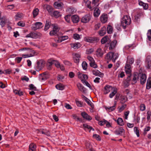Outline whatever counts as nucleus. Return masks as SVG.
I'll return each instance as SVG.
<instances>
[{
  "label": "nucleus",
  "mask_w": 151,
  "mask_h": 151,
  "mask_svg": "<svg viewBox=\"0 0 151 151\" xmlns=\"http://www.w3.org/2000/svg\"><path fill=\"white\" fill-rule=\"evenodd\" d=\"M77 106L79 107H82L83 106L82 103L80 101L76 99L75 100Z\"/></svg>",
  "instance_id": "nucleus-57"
},
{
  "label": "nucleus",
  "mask_w": 151,
  "mask_h": 151,
  "mask_svg": "<svg viewBox=\"0 0 151 151\" xmlns=\"http://www.w3.org/2000/svg\"><path fill=\"white\" fill-rule=\"evenodd\" d=\"M127 105L126 104H123L121 107H119V111L120 112L123 111L126 107Z\"/></svg>",
  "instance_id": "nucleus-55"
},
{
  "label": "nucleus",
  "mask_w": 151,
  "mask_h": 151,
  "mask_svg": "<svg viewBox=\"0 0 151 151\" xmlns=\"http://www.w3.org/2000/svg\"><path fill=\"white\" fill-rule=\"evenodd\" d=\"M70 45L71 47L74 49H78L81 46V44L79 42L71 43L70 44Z\"/></svg>",
  "instance_id": "nucleus-18"
},
{
  "label": "nucleus",
  "mask_w": 151,
  "mask_h": 151,
  "mask_svg": "<svg viewBox=\"0 0 151 151\" xmlns=\"http://www.w3.org/2000/svg\"><path fill=\"white\" fill-rule=\"evenodd\" d=\"M146 63L147 65V67L148 68H150L151 67V56L150 55H148L147 56L146 60Z\"/></svg>",
  "instance_id": "nucleus-14"
},
{
  "label": "nucleus",
  "mask_w": 151,
  "mask_h": 151,
  "mask_svg": "<svg viewBox=\"0 0 151 151\" xmlns=\"http://www.w3.org/2000/svg\"><path fill=\"white\" fill-rule=\"evenodd\" d=\"M118 57L119 54L118 53H114L113 52V56H112V58L111 60L113 62H115V60L118 58Z\"/></svg>",
  "instance_id": "nucleus-42"
},
{
  "label": "nucleus",
  "mask_w": 151,
  "mask_h": 151,
  "mask_svg": "<svg viewBox=\"0 0 151 151\" xmlns=\"http://www.w3.org/2000/svg\"><path fill=\"white\" fill-rule=\"evenodd\" d=\"M53 15L55 18H58L61 16V14L60 12L56 11L54 12L53 13Z\"/></svg>",
  "instance_id": "nucleus-45"
},
{
  "label": "nucleus",
  "mask_w": 151,
  "mask_h": 151,
  "mask_svg": "<svg viewBox=\"0 0 151 151\" xmlns=\"http://www.w3.org/2000/svg\"><path fill=\"white\" fill-rule=\"evenodd\" d=\"M116 105V104H115L113 106L107 107L106 108V109L107 111H108L109 112L113 111L115 109Z\"/></svg>",
  "instance_id": "nucleus-37"
},
{
  "label": "nucleus",
  "mask_w": 151,
  "mask_h": 151,
  "mask_svg": "<svg viewBox=\"0 0 151 151\" xmlns=\"http://www.w3.org/2000/svg\"><path fill=\"white\" fill-rule=\"evenodd\" d=\"M109 37L106 36H104L101 40V43L102 44L106 43L109 40Z\"/></svg>",
  "instance_id": "nucleus-39"
},
{
  "label": "nucleus",
  "mask_w": 151,
  "mask_h": 151,
  "mask_svg": "<svg viewBox=\"0 0 151 151\" xmlns=\"http://www.w3.org/2000/svg\"><path fill=\"white\" fill-rule=\"evenodd\" d=\"M144 11L142 9H137L135 12L134 16V20L135 22H137L140 19L144 16Z\"/></svg>",
  "instance_id": "nucleus-2"
},
{
  "label": "nucleus",
  "mask_w": 151,
  "mask_h": 151,
  "mask_svg": "<svg viewBox=\"0 0 151 151\" xmlns=\"http://www.w3.org/2000/svg\"><path fill=\"white\" fill-rule=\"evenodd\" d=\"M39 10L37 8H36L33 10L32 13L34 18H35L38 14Z\"/></svg>",
  "instance_id": "nucleus-41"
},
{
  "label": "nucleus",
  "mask_w": 151,
  "mask_h": 151,
  "mask_svg": "<svg viewBox=\"0 0 151 151\" xmlns=\"http://www.w3.org/2000/svg\"><path fill=\"white\" fill-rule=\"evenodd\" d=\"M42 24L41 22H36L32 25L31 29L33 30H36L37 29H40L42 27Z\"/></svg>",
  "instance_id": "nucleus-7"
},
{
  "label": "nucleus",
  "mask_w": 151,
  "mask_h": 151,
  "mask_svg": "<svg viewBox=\"0 0 151 151\" xmlns=\"http://www.w3.org/2000/svg\"><path fill=\"white\" fill-rule=\"evenodd\" d=\"M53 27L52 30L50 31L49 34L51 36H53L57 34L59 32L60 28L58 25L53 24H52Z\"/></svg>",
  "instance_id": "nucleus-3"
},
{
  "label": "nucleus",
  "mask_w": 151,
  "mask_h": 151,
  "mask_svg": "<svg viewBox=\"0 0 151 151\" xmlns=\"http://www.w3.org/2000/svg\"><path fill=\"white\" fill-rule=\"evenodd\" d=\"M146 76L145 74H142L141 75L140 82L141 83L143 84L145 82L146 80Z\"/></svg>",
  "instance_id": "nucleus-21"
},
{
  "label": "nucleus",
  "mask_w": 151,
  "mask_h": 151,
  "mask_svg": "<svg viewBox=\"0 0 151 151\" xmlns=\"http://www.w3.org/2000/svg\"><path fill=\"white\" fill-rule=\"evenodd\" d=\"M83 97L84 100L88 104L90 105L92 108H94V105L91 102L90 100L88 99L86 97L84 96H83Z\"/></svg>",
  "instance_id": "nucleus-20"
},
{
  "label": "nucleus",
  "mask_w": 151,
  "mask_h": 151,
  "mask_svg": "<svg viewBox=\"0 0 151 151\" xmlns=\"http://www.w3.org/2000/svg\"><path fill=\"white\" fill-rule=\"evenodd\" d=\"M112 89V87L109 85H107L104 87V94H108Z\"/></svg>",
  "instance_id": "nucleus-16"
},
{
  "label": "nucleus",
  "mask_w": 151,
  "mask_h": 151,
  "mask_svg": "<svg viewBox=\"0 0 151 151\" xmlns=\"http://www.w3.org/2000/svg\"><path fill=\"white\" fill-rule=\"evenodd\" d=\"M40 35V33H37L32 32L27 35L26 37L36 39L39 37Z\"/></svg>",
  "instance_id": "nucleus-9"
},
{
  "label": "nucleus",
  "mask_w": 151,
  "mask_h": 151,
  "mask_svg": "<svg viewBox=\"0 0 151 151\" xmlns=\"http://www.w3.org/2000/svg\"><path fill=\"white\" fill-rule=\"evenodd\" d=\"M101 20L103 23H106L107 20V15L103 14L101 17Z\"/></svg>",
  "instance_id": "nucleus-27"
},
{
  "label": "nucleus",
  "mask_w": 151,
  "mask_h": 151,
  "mask_svg": "<svg viewBox=\"0 0 151 151\" xmlns=\"http://www.w3.org/2000/svg\"><path fill=\"white\" fill-rule=\"evenodd\" d=\"M45 7L48 12H51L52 11V8L51 6L48 5H45Z\"/></svg>",
  "instance_id": "nucleus-64"
},
{
  "label": "nucleus",
  "mask_w": 151,
  "mask_h": 151,
  "mask_svg": "<svg viewBox=\"0 0 151 151\" xmlns=\"http://www.w3.org/2000/svg\"><path fill=\"white\" fill-rule=\"evenodd\" d=\"M125 70L126 73L129 75L128 77H129L130 75V73L131 72V66L130 65L126 64L125 67Z\"/></svg>",
  "instance_id": "nucleus-17"
},
{
  "label": "nucleus",
  "mask_w": 151,
  "mask_h": 151,
  "mask_svg": "<svg viewBox=\"0 0 151 151\" xmlns=\"http://www.w3.org/2000/svg\"><path fill=\"white\" fill-rule=\"evenodd\" d=\"M138 76H139L137 73L134 74L133 78V81L134 82V83H135L136 82L138 78Z\"/></svg>",
  "instance_id": "nucleus-48"
},
{
  "label": "nucleus",
  "mask_w": 151,
  "mask_h": 151,
  "mask_svg": "<svg viewBox=\"0 0 151 151\" xmlns=\"http://www.w3.org/2000/svg\"><path fill=\"white\" fill-rule=\"evenodd\" d=\"M6 18L4 17H2L0 20V24L2 27L4 26L5 24Z\"/></svg>",
  "instance_id": "nucleus-38"
},
{
  "label": "nucleus",
  "mask_w": 151,
  "mask_h": 151,
  "mask_svg": "<svg viewBox=\"0 0 151 151\" xmlns=\"http://www.w3.org/2000/svg\"><path fill=\"white\" fill-rule=\"evenodd\" d=\"M77 85L78 89L84 93H86V89L80 83H78Z\"/></svg>",
  "instance_id": "nucleus-24"
},
{
  "label": "nucleus",
  "mask_w": 151,
  "mask_h": 151,
  "mask_svg": "<svg viewBox=\"0 0 151 151\" xmlns=\"http://www.w3.org/2000/svg\"><path fill=\"white\" fill-rule=\"evenodd\" d=\"M51 24V23L50 21L47 20L46 21L44 28L45 31L47 30L49 28Z\"/></svg>",
  "instance_id": "nucleus-33"
},
{
  "label": "nucleus",
  "mask_w": 151,
  "mask_h": 151,
  "mask_svg": "<svg viewBox=\"0 0 151 151\" xmlns=\"http://www.w3.org/2000/svg\"><path fill=\"white\" fill-rule=\"evenodd\" d=\"M99 34L101 36H104L106 33V28L104 26L101 28L98 32Z\"/></svg>",
  "instance_id": "nucleus-23"
},
{
  "label": "nucleus",
  "mask_w": 151,
  "mask_h": 151,
  "mask_svg": "<svg viewBox=\"0 0 151 151\" xmlns=\"http://www.w3.org/2000/svg\"><path fill=\"white\" fill-rule=\"evenodd\" d=\"M146 88L148 89L151 88V77H149L147 80Z\"/></svg>",
  "instance_id": "nucleus-31"
},
{
  "label": "nucleus",
  "mask_w": 151,
  "mask_h": 151,
  "mask_svg": "<svg viewBox=\"0 0 151 151\" xmlns=\"http://www.w3.org/2000/svg\"><path fill=\"white\" fill-rule=\"evenodd\" d=\"M37 132L38 133H41L42 134H45L47 136L50 135V132L45 129H38L37 130Z\"/></svg>",
  "instance_id": "nucleus-13"
},
{
  "label": "nucleus",
  "mask_w": 151,
  "mask_h": 151,
  "mask_svg": "<svg viewBox=\"0 0 151 151\" xmlns=\"http://www.w3.org/2000/svg\"><path fill=\"white\" fill-rule=\"evenodd\" d=\"M100 11L97 8H96L94 11L93 15L95 17H97L99 16L100 14Z\"/></svg>",
  "instance_id": "nucleus-30"
},
{
  "label": "nucleus",
  "mask_w": 151,
  "mask_h": 151,
  "mask_svg": "<svg viewBox=\"0 0 151 151\" xmlns=\"http://www.w3.org/2000/svg\"><path fill=\"white\" fill-rule=\"evenodd\" d=\"M147 35L149 40L151 41V29H149L148 30Z\"/></svg>",
  "instance_id": "nucleus-58"
},
{
  "label": "nucleus",
  "mask_w": 151,
  "mask_h": 151,
  "mask_svg": "<svg viewBox=\"0 0 151 151\" xmlns=\"http://www.w3.org/2000/svg\"><path fill=\"white\" fill-rule=\"evenodd\" d=\"M42 75V80H45L48 78V73L47 72L43 73Z\"/></svg>",
  "instance_id": "nucleus-44"
},
{
  "label": "nucleus",
  "mask_w": 151,
  "mask_h": 151,
  "mask_svg": "<svg viewBox=\"0 0 151 151\" xmlns=\"http://www.w3.org/2000/svg\"><path fill=\"white\" fill-rule=\"evenodd\" d=\"M107 32L109 34H111L112 32L113 28L110 25H108L107 27Z\"/></svg>",
  "instance_id": "nucleus-40"
},
{
  "label": "nucleus",
  "mask_w": 151,
  "mask_h": 151,
  "mask_svg": "<svg viewBox=\"0 0 151 151\" xmlns=\"http://www.w3.org/2000/svg\"><path fill=\"white\" fill-rule=\"evenodd\" d=\"M112 56H113V52H109L107 54L106 58L108 60H111L112 58Z\"/></svg>",
  "instance_id": "nucleus-36"
},
{
  "label": "nucleus",
  "mask_w": 151,
  "mask_h": 151,
  "mask_svg": "<svg viewBox=\"0 0 151 151\" xmlns=\"http://www.w3.org/2000/svg\"><path fill=\"white\" fill-rule=\"evenodd\" d=\"M134 132L136 134L137 137H139V133L138 128L137 127H135L134 128Z\"/></svg>",
  "instance_id": "nucleus-51"
},
{
  "label": "nucleus",
  "mask_w": 151,
  "mask_h": 151,
  "mask_svg": "<svg viewBox=\"0 0 151 151\" xmlns=\"http://www.w3.org/2000/svg\"><path fill=\"white\" fill-rule=\"evenodd\" d=\"M86 147L89 150L92 148V145L89 142H87L86 143Z\"/></svg>",
  "instance_id": "nucleus-54"
},
{
  "label": "nucleus",
  "mask_w": 151,
  "mask_h": 151,
  "mask_svg": "<svg viewBox=\"0 0 151 151\" xmlns=\"http://www.w3.org/2000/svg\"><path fill=\"white\" fill-rule=\"evenodd\" d=\"M86 42L90 43H95L97 41L96 38L94 37H86L84 38Z\"/></svg>",
  "instance_id": "nucleus-8"
},
{
  "label": "nucleus",
  "mask_w": 151,
  "mask_h": 151,
  "mask_svg": "<svg viewBox=\"0 0 151 151\" xmlns=\"http://www.w3.org/2000/svg\"><path fill=\"white\" fill-rule=\"evenodd\" d=\"M99 5L98 3L94 1L93 0L92 2L91 3L90 5H88V7L91 10H93L95 9L96 7Z\"/></svg>",
  "instance_id": "nucleus-12"
},
{
  "label": "nucleus",
  "mask_w": 151,
  "mask_h": 151,
  "mask_svg": "<svg viewBox=\"0 0 151 151\" xmlns=\"http://www.w3.org/2000/svg\"><path fill=\"white\" fill-rule=\"evenodd\" d=\"M54 7L56 9H59L61 6V4L59 2H56L54 4Z\"/></svg>",
  "instance_id": "nucleus-49"
},
{
  "label": "nucleus",
  "mask_w": 151,
  "mask_h": 151,
  "mask_svg": "<svg viewBox=\"0 0 151 151\" xmlns=\"http://www.w3.org/2000/svg\"><path fill=\"white\" fill-rule=\"evenodd\" d=\"M138 3L140 6H142L144 9H148V6L147 4L144 3L140 1H138Z\"/></svg>",
  "instance_id": "nucleus-22"
},
{
  "label": "nucleus",
  "mask_w": 151,
  "mask_h": 151,
  "mask_svg": "<svg viewBox=\"0 0 151 151\" xmlns=\"http://www.w3.org/2000/svg\"><path fill=\"white\" fill-rule=\"evenodd\" d=\"M72 22L74 23H76L79 21V17L77 15H74L71 17Z\"/></svg>",
  "instance_id": "nucleus-15"
},
{
  "label": "nucleus",
  "mask_w": 151,
  "mask_h": 151,
  "mask_svg": "<svg viewBox=\"0 0 151 151\" xmlns=\"http://www.w3.org/2000/svg\"><path fill=\"white\" fill-rule=\"evenodd\" d=\"M91 17L89 14H87L83 16L81 19V22L83 23L88 22L91 19Z\"/></svg>",
  "instance_id": "nucleus-11"
},
{
  "label": "nucleus",
  "mask_w": 151,
  "mask_h": 151,
  "mask_svg": "<svg viewBox=\"0 0 151 151\" xmlns=\"http://www.w3.org/2000/svg\"><path fill=\"white\" fill-rule=\"evenodd\" d=\"M134 61V59L133 58L128 57L127 58V62L126 64L130 65V66L132 65Z\"/></svg>",
  "instance_id": "nucleus-29"
},
{
  "label": "nucleus",
  "mask_w": 151,
  "mask_h": 151,
  "mask_svg": "<svg viewBox=\"0 0 151 151\" xmlns=\"http://www.w3.org/2000/svg\"><path fill=\"white\" fill-rule=\"evenodd\" d=\"M82 66L83 69L86 70L87 67V64L85 62L83 61L82 63Z\"/></svg>",
  "instance_id": "nucleus-60"
},
{
  "label": "nucleus",
  "mask_w": 151,
  "mask_h": 151,
  "mask_svg": "<svg viewBox=\"0 0 151 151\" xmlns=\"http://www.w3.org/2000/svg\"><path fill=\"white\" fill-rule=\"evenodd\" d=\"M29 151H35L36 149V146L35 144L32 143L29 145Z\"/></svg>",
  "instance_id": "nucleus-32"
},
{
  "label": "nucleus",
  "mask_w": 151,
  "mask_h": 151,
  "mask_svg": "<svg viewBox=\"0 0 151 151\" xmlns=\"http://www.w3.org/2000/svg\"><path fill=\"white\" fill-rule=\"evenodd\" d=\"M117 123L120 126H123L124 125V122L122 119L120 118H119L116 120Z\"/></svg>",
  "instance_id": "nucleus-35"
},
{
  "label": "nucleus",
  "mask_w": 151,
  "mask_h": 151,
  "mask_svg": "<svg viewBox=\"0 0 151 151\" xmlns=\"http://www.w3.org/2000/svg\"><path fill=\"white\" fill-rule=\"evenodd\" d=\"M83 126L85 130H86V129L89 130V132L92 129L93 130H94V129L92 128L90 126L87 125L86 124H84L83 125Z\"/></svg>",
  "instance_id": "nucleus-43"
},
{
  "label": "nucleus",
  "mask_w": 151,
  "mask_h": 151,
  "mask_svg": "<svg viewBox=\"0 0 151 151\" xmlns=\"http://www.w3.org/2000/svg\"><path fill=\"white\" fill-rule=\"evenodd\" d=\"M121 25L124 29H125L128 25H129L131 22V20L130 17L126 15L123 16L122 18Z\"/></svg>",
  "instance_id": "nucleus-1"
},
{
  "label": "nucleus",
  "mask_w": 151,
  "mask_h": 151,
  "mask_svg": "<svg viewBox=\"0 0 151 151\" xmlns=\"http://www.w3.org/2000/svg\"><path fill=\"white\" fill-rule=\"evenodd\" d=\"M53 64H54L55 66L57 68H59L60 67V64L58 61L54 60H50L48 62V64L49 65L48 69L50 70L51 65Z\"/></svg>",
  "instance_id": "nucleus-4"
},
{
  "label": "nucleus",
  "mask_w": 151,
  "mask_h": 151,
  "mask_svg": "<svg viewBox=\"0 0 151 151\" xmlns=\"http://www.w3.org/2000/svg\"><path fill=\"white\" fill-rule=\"evenodd\" d=\"M71 15H68L65 17V19L66 21L68 23H70V19L71 18Z\"/></svg>",
  "instance_id": "nucleus-50"
},
{
  "label": "nucleus",
  "mask_w": 151,
  "mask_h": 151,
  "mask_svg": "<svg viewBox=\"0 0 151 151\" xmlns=\"http://www.w3.org/2000/svg\"><path fill=\"white\" fill-rule=\"evenodd\" d=\"M94 51V49L92 48L87 49L86 51V53L87 54H90Z\"/></svg>",
  "instance_id": "nucleus-53"
},
{
  "label": "nucleus",
  "mask_w": 151,
  "mask_h": 151,
  "mask_svg": "<svg viewBox=\"0 0 151 151\" xmlns=\"http://www.w3.org/2000/svg\"><path fill=\"white\" fill-rule=\"evenodd\" d=\"M28 49L27 51L29 53V54L28 55H23L22 56L24 58H26L29 57H32L34 55L35 52L34 50L29 49L27 48Z\"/></svg>",
  "instance_id": "nucleus-10"
},
{
  "label": "nucleus",
  "mask_w": 151,
  "mask_h": 151,
  "mask_svg": "<svg viewBox=\"0 0 151 151\" xmlns=\"http://www.w3.org/2000/svg\"><path fill=\"white\" fill-rule=\"evenodd\" d=\"M45 63V61L42 60H38L37 63V70L39 71L41 70L44 67Z\"/></svg>",
  "instance_id": "nucleus-6"
},
{
  "label": "nucleus",
  "mask_w": 151,
  "mask_h": 151,
  "mask_svg": "<svg viewBox=\"0 0 151 151\" xmlns=\"http://www.w3.org/2000/svg\"><path fill=\"white\" fill-rule=\"evenodd\" d=\"M12 73V70L9 69H6L4 71L3 73L5 74H10Z\"/></svg>",
  "instance_id": "nucleus-62"
},
{
  "label": "nucleus",
  "mask_w": 151,
  "mask_h": 151,
  "mask_svg": "<svg viewBox=\"0 0 151 151\" xmlns=\"http://www.w3.org/2000/svg\"><path fill=\"white\" fill-rule=\"evenodd\" d=\"M93 74L96 76H99L101 72L95 69L92 70Z\"/></svg>",
  "instance_id": "nucleus-46"
},
{
  "label": "nucleus",
  "mask_w": 151,
  "mask_h": 151,
  "mask_svg": "<svg viewBox=\"0 0 151 151\" xmlns=\"http://www.w3.org/2000/svg\"><path fill=\"white\" fill-rule=\"evenodd\" d=\"M103 54V51L100 48H98L96 51V55L98 57H101Z\"/></svg>",
  "instance_id": "nucleus-19"
},
{
  "label": "nucleus",
  "mask_w": 151,
  "mask_h": 151,
  "mask_svg": "<svg viewBox=\"0 0 151 151\" xmlns=\"http://www.w3.org/2000/svg\"><path fill=\"white\" fill-rule=\"evenodd\" d=\"M121 100L122 102H124L127 101V98L126 96L122 95L121 96Z\"/></svg>",
  "instance_id": "nucleus-63"
},
{
  "label": "nucleus",
  "mask_w": 151,
  "mask_h": 151,
  "mask_svg": "<svg viewBox=\"0 0 151 151\" xmlns=\"http://www.w3.org/2000/svg\"><path fill=\"white\" fill-rule=\"evenodd\" d=\"M76 11V10L74 8H70L68 9V12L70 13H74Z\"/></svg>",
  "instance_id": "nucleus-59"
},
{
  "label": "nucleus",
  "mask_w": 151,
  "mask_h": 151,
  "mask_svg": "<svg viewBox=\"0 0 151 151\" xmlns=\"http://www.w3.org/2000/svg\"><path fill=\"white\" fill-rule=\"evenodd\" d=\"M124 130L122 127H120L117 130V133L118 134H122L124 132Z\"/></svg>",
  "instance_id": "nucleus-52"
},
{
  "label": "nucleus",
  "mask_w": 151,
  "mask_h": 151,
  "mask_svg": "<svg viewBox=\"0 0 151 151\" xmlns=\"http://www.w3.org/2000/svg\"><path fill=\"white\" fill-rule=\"evenodd\" d=\"M29 89L30 90H36V88L32 84L29 85Z\"/></svg>",
  "instance_id": "nucleus-61"
},
{
  "label": "nucleus",
  "mask_w": 151,
  "mask_h": 151,
  "mask_svg": "<svg viewBox=\"0 0 151 151\" xmlns=\"http://www.w3.org/2000/svg\"><path fill=\"white\" fill-rule=\"evenodd\" d=\"M87 58L90 62V65L91 67L94 68H97V65L95 63V61L92 57L90 55H88L87 56Z\"/></svg>",
  "instance_id": "nucleus-5"
},
{
  "label": "nucleus",
  "mask_w": 151,
  "mask_h": 151,
  "mask_svg": "<svg viewBox=\"0 0 151 151\" xmlns=\"http://www.w3.org/2000/svg\"><path fill=\"white\" fill-rule=\"evenodd\" d=\"M117 92V89L116 88H114V89L112 92L109 95V97L110 98H112L115 95Z\"/></svg>",
  "instance_id": "nucleus-34"
},
{
  "label": "nucleus",
  "mask_w": 151,
  "mask_h": 151,
  "mask_svg": "<svg viewBox=\"0 0 151 151\" xmlns=\"http://www.w3.org/2000/svg\"><path fill=\"white\" fill-rule=\"evenodd\" d=\"M150 129V127L149 126H146L144 129V132L143 133L144 135H146L147 132L149 131Z\"/></svg>",
  "instance_id": "nucleus-56"
},
{
  "label": "nucleus",
  "mask_w": 151,
  "mask_h": 151,
  "mask_svg": "<svg viewBox=\"0 0 151 151\" xmlns=\"http://www.w3.org/2000/svg\"><path fill=\"white\" fill-rule=\"evenodd\" d=\"M117 41L116 40H114L110 43L109 49L110 50H112L114 49L116 46L117 44Z\"/></svg>",
  "instance_id": "nucleus-28"
},
{
  "label": "nucleus",
  "mask_w": 151,
  "mask_h": 151,
  "mask_svg": "<svg viewBox=\"0 0 151 151\" xmlns=\"http://www.w3.org/2000/svg\"><path fill=\"white\" fill-rule=\"evenodd\" d=\"M24 14L22 13H18L15 16V19L16 20H19L23 18Z\"/></svg>",
  "instance_id": "nucleus-25"
},
{
  "label": "nucleus",
  "mask_w": 151,
  "mask_h": 151,
  "mask_svg": "<svg viewBox=\"0 0 151 151\" xmlns=\"http://www.w3.org/2000/svg\"><path fill=\"white\" fill-rule=\"evenodd\" d=\"M55 87L57 89L59 90H62L64 89V86L61 84L56 85Z\"/></svg>",
  "instance_id": "nucleus-47"
},
{
  "label": "nucleus",
  "mask_w": 151,
  "mask_h": 151,
  "mask_svg": "<svg viewBox=\"0 0 151 151\" xmlns=\"http://www.w3.org/2000/svg\"><path fill=\"white\" fill-rule=\"evenodd\" d=\"M81 115L84 118L87 120H90L92 119V118L85 112H82L81 113Z\"/></svg>",
  "instance_id": "nucleus-26"
}]
</instances>
